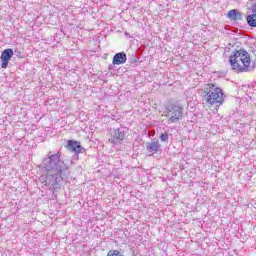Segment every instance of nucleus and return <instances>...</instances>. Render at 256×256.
Returning a JSON list of instances; mask_svg holds the SVG:
<instances>
[{
	"label": "nucleus",
	"mask_w": 256,
	"mask_h": 256,
	"mask_svg": "<svg viewBox=\"0 0 256 256\" xmlns=\"http://www.w3.org/2000/svg\"><path fill=\"white\" fill-rule=\"evenodd\" d=\"M42 169L47 173L40 176V181L50 191H59L63 187V181L69 177V164L61 159V152L53 154L48 152L42 161Z\"/></svg>",
	"instance_id": "nucleus-1"
},
{
	"label": "nucleus",
	"mask_w": 256,
	"mask_h": 256,
	"mask_svg": "<svg viewBox=\"0 0 256 256\" xmlns=\"http://www.w3.org/2000/svg\"><path fill=\"white\" fill-rule=\"evenodd\" d=\"M229 63L234 71H239V73H247L253 68L249 66L251 63V56L246 50H234L230 56Z\"/></svg>",
	"instance_id": "nucleus-2"
},
{
	"label": "nucleus",
	"mask_w": 256,
	"mask_h": 256,
	"mask_svg": "<svg viewBox=\"0 0 256 256\" xmlns=\"http://www.w3.org/2000/svg\"><path fill=\"white\" fill-rule=\"evenodd\" d=\"M202 101H204L207 105H223L225 101V93L223 90L215 84H208L207 87L204 88L202 93Z\"/></svg>",
	"instance_id": "nucleus-3"
},
{
	"label": "nucleus",
	"mask_w": 256,
	"mask_h": 256,
	"mask_svg": "<svg viewBox=\"0 0 256 256\" xmlns=\"http://www.w3.org/2000/svg\"><path fill=\"white\" fill-rule=\"evenodd\" d=\"M167 111L168 123H178L183 119V106L180 104H170L167 107Z\"/></svg>",
	"instance_id": "nucleus-4"
},
{
	"label": "nucleus",
	"mask_w": 256,
	"mask_h": 256,
	"mask_svg": "<svg viewBox=\"0 0 256 256\" xmlns=\"http://www.w3.org/2000/svg\"><path fill=\"white\" fill-rule=\"evenodd\" d=\"M125 137H127V128H117L114 130L113 136L109 138V143L117 145L120 141H124Z\"/></svg>",
	"instance_id": "nucleus-5"
},
{
	"label": "nucleus",
	"mask_w": 256,
	"mask_h": 256,
	"mask_svg": "<svg viewBox=\"0 0 256 256\" xmlns=\"http://www.w3.org/2000/svg\"><path fill=\"white\" fill-rule=\"evenodd\" d=\"M13 55H15V53L11 48H7L4 51H2L0 56L2 69H7V67H9V61H11V59L13 58Z\"/></svg>",
	"instance_id": "nucleus-6"
},
{
	"label": "nucleus",
	"mask_w": 256,
	"mask_h": 256,
	"mask_svg": "<svg viewBox=\"0 0 256 256\" xmlns=\"http://www.w3.org/2000/svg\"><path fill=\"white\" fill-rule=\"evenodd\" d=\"M66 147L68 151L75 153V155H79V153H82V151H85V148L81 146V142L75 141V140H68Z\"/></svg>",
	"instance_id": "nucleus-7"
},
{
	"label": "nucleus",
	"mask_w": 256,
	"mask_h": 256,
	"mask_svg": "<svg viewBox=\"0 0 256 256\" xmlns=\"http://www.w3.org/2000/svg\"><path fill=\"white\" fill-rule=\"evenodd\" d=\"M227 18L233 23H238V21H243V13L239 9H232L228 11Z\"/></svg>",
	"instance_id": "nucleus-8"
},
{
	"label": "nucleus",
	"mask_w": 256,
	"mask_h": 256,
	"mask_svg": "<svg viewBox=\"0 0 256 256\" xmlns=\"http://www.w3.org/2000/svg\"><path fill=\"white\" fill-rule=\"evenodd\" d=\"M127 63V54L125 52H118L113 56L112 65H125Z\"/></svg>",
	"instance_id": "nucleus-9"
},
{
	"label": "nucleus",
	"mask_w": 256,
	"mask_h": 256,
	"mask_svg": "<svg viewBox=\"0 0 256 256\" xmlns=\"http://www.w3.org/2000/svg\"><path fill=\"white\" fill-rule=\"evenodd\" d=\"M146 150L148 151V153L155 155L156 153H159V151H161V143H159V141L147 142Z\"/></svg>",
	"instance_id": "nucleus-10"
},
{
	"label": "nucleus",
	"mask_w": 256,
	"mask_h": 256,
	"mask_svg": "<svg viewBox=\"0 0 256 256\" xmlns=\"http://www.w3.org/2000/svg\"><path fill=\"white\" fill-rule=\"evenodd\" d=\"M247 24L249 27L255 28L256 27V14H249L246 17Z\"/></svg>",
	"instance_id": "nucleus-11"
},
{
	"label": "nucleus",
	"mask_w": 256,
	"mask_h": 256,
	"mask_svg": "<svg viewBox=\"0 0 256 256\" xmlns=\"http://www.w3.org/2000/svg\"><path fill=\"white\" fill-rule=\"evenodd\" d=\"M107 256H125L122 250H109Z\"/></svg>",
	"instance_id": "nucleus-12"
},
{
	"label": "nucleus",
	"mask_w": 256,
	"mask_h": 256,
	"mask_svg": "<svg viewBox=\"0 0 256 256\" xmlns=\"http://www.w3.org/2000/svg\"><path fill=\"white\" fill-rule=\"evenodd\" d=\"M160 141H162L163 143H167V141H169V134L168 133H162L160 135Z\"/></svg>",
	"instance_id": "nucleus-13"
},
{
	"label": "nucleus",
	"mask_w": 256,
	"mask_h": 256,
	"mask_svg": "<svg viewBox=\"0 0 256 256\" xmlns=\"http://www.w3.org/2000/svg\"><path fill=\"white\" fill-rule=\"evenodd\" d=\"M130 63H139V58H137V56H134Z\"/></svg>",
	"instance_id": "nucleus-14"
},
{
	"label": "nucleus",
	"mask_w": 256,
	"mask_h": 256,
	"mask_svg": "<svg viewBox=\"0 0 256 256\" xmlns=\"http://www.w3.org/2000/svg\"><path fill=\"white\" fill-rule=\"evenodd\" d=\"M254 67H256V54H255V59H254Z\"/></svg>",
	"instance_id": "nucleus-15"
}]
</instances>
